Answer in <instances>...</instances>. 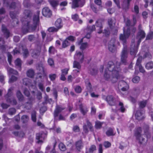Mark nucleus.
<instances>
[{
    "mask_svg": "<svg viewBox=\"0 0 153 153\" xmlns=\"http://www.w3.org/2000/svg\"><path fill=\"white\" fill-rule=\"evenodd\" d=\"M64 109L63 108L57 105L56 106V109L54 111V116L55 117L58 116V114Z\"/></svg>",
    "mask_w": 153,
    "mask_h": 153,
    "instance_id": "nucleus-17",
    "label": "nucleus"
},
{
    "mask_svg": "<svg viewBox=\"0 0 153 153\" xmlns=\"http://www.w3.org/2000/svg\"><path fill=\"white\" fill-rule=\"evenodd\" d=\"M108 136H113L115 135L114 133L113 130L111 128H109L106 132Z\"/></svg>",
    "mask_w": 153,
    "mask_h": 153,
    "instance_id": "nucleus-36",
    "label": "nucleus"
},
{
    "mask_svg": "<svg viewBox=\"0 0 153 153\" xmlns=\"http://www.w3.org/2000/svg\"><path fill=\"white\" fill-rule=\"evenodd\" d=\"M103 146L106 148H109L111 146V143L108 141H105L103 143Z\"/></svg>",
    "mask_w": 153,
    "mask_h": 153,
    "instance_id": "nucleus-63",
    "label": "nucleus"
},
{
    "mask_svg": "<svg viewBox=\"0 0 153 153\" xmlns=\"http://www.w3.org/2000/svg\"><path fill=\"white\" fill-rule=\"evenodd\" d=\"M145 68L148 70L153 68V62L150 61L147 62L145 65Z\"/></svg>",
    "mask_w": 153,
    "mask_h": 153,
    "instance_id": "nucleus-34",
    "label": "nucleus"
},
{
    "mask_svg": "<svg viewBox=\"0 0 153 153\" xmlns=\"http://www.w3.org/2000/svg\"><path fill=\"white\" fill-rule=\"evenodd\" d=\"M119 105L120 106L119 109L120 110L121 112H124L125 111V108L124 106L123 103L120 102H119Z\"/></svg>",
    "mask_w": 153,
    "mask_h": 153,
    "instance_id": "nucleus-48",
    "label": "nucleus"
},
{
    "mask_svg": "<svg viewBox=\"0 0 153 153\" xmlns=\"http://www.w3.org/2000/svg\"><path fill=\"white\" fill-rule=\"evenodd\" d=\"M49 3L54 8L56 7L58 5V1H49Z\"/></svg>",
    "mask_w": 153,
    "mask_h": 153,
    "instance_id": "nucleus-32",
    "label": "nucleus"
},
{
    "mask_svg": "<svg viewBox=\"0 0 153 153\" xmlns=\"http://www.w3.org/2000/svg\"><path fill=\"white\" fill-rule=\"evenodd\" d=\"M8 72L10 74H13L16 75H17L18 74V72L16 70H14L11 68H7Z\"/></svg>",
    "mask_w": 153,
    "mask_h": 153,
    "instance_id": "nucleus-31",
    "label": "nucleus"
},
{
    "mask_svg": "<svg viewBox=\"0 0 153 153\" xmlns=\"http://www.w3.org/2000/svg\"><path fill=\"white\" fill-rule=\"evenodd\" d=\"M53 96H54L55 99L56 100V101L57 100V98L58 97L57 95V92L55 88H53Z\"/></svg>",
    "mask_w": 153,
    "mask_h": 153,
    "instance_id": "nucleus-58",
    "label": "nucleus"
},
{
    "mask_svg": "<svg viewBox=\"0 0 153 153\" xmlns=\"http://www.w3.org/2000/svg\"><path fill=\"white\" fill-rule=\"evenodd\" d=\"M105 100L109 105L112 106L115 105V98L113 96L108 95L105 97Z\"/></svg>",
    "mask_w": 153,
    "mask_h": 153,
    "instance_id": "nucleus-13",
    "label": "nucleus"
},
{
    "mask_svg": "<svg viewBox=\"0 0 153 153\" xmlns=\"http://www.w3.org/2000/svg\"><path fill=\"white\" fill-rule=\"evenodd\" d=\"M31 118L32 120L34 122H36V119L35 112H33L32 113Z\"/></svg>",
    "mask_w": 153,
    "mask_h": 153,
    "instance_id": "nucleus-61",
    "label": "nucleus"
},
{
    "mask_svg": "<svg viewBox=\"0 0 153 153\" xmlns=\"http://www.w3.org/2000/svg\"><path fill=\"white\" fill-rule=\"evenodd\" d=\"M21 60L19 59H17L15 61V64L16 66L20 68L21 66Z\"/></svg>",
    "mask_w": 153,
    "mask_h": 153,
    "instance_id": "nucleus-45",
    "label": "nucleus"
},
{
    "mask_svg": "<svg viewBox=\"0 0 153 153\" xmlns=\"http://www.w3.org/2000/svg\"><path fill=\"white\" fill-rule=\"evenodd\" d=\"M21 54L22 55L24 58H26L29 55V52L27 48H22V51L21 53Z\"/></svg>",
    "mask_w": 153,
    "mask_h": 153,
    "instance_id": "nucleus-19",
    "label": "nucleus"
},
{
    "mask_svg": "<svg viewBox=\"0 0 153 153\" xmlns=\"http://www.w3.org/2000/svg\"><path fill=\"white\" fill-rule=\"evenodd\" d=\"M146 36V34L144 31H138L136 39L137 41V45H139L142 39Z\"/></svg>",
    "mask_w": 153,
    "mask_h": 153,
    "instance_id": "nucleus-7",
    "label": "nucleus"
},
{
    "mask_svg": "<svg viewBox=\"0 0 153 153\" xmlns=\"http://www.w3.org/2000/svg\"><path fill=\"white\" fill-rule=\"evenodd\" d=\"M153 38V32H150L147 35L146 40L152 39Z\"/></svg>",
    "mask_w": 153,
    "mask_h": 153,
    "instance_id": "nucleus-52",
    "label": "nucleus"
},
{
    "mask_svg": "<svg viewBox=\"0 0 153 153\" xmlns=\"http://www.w3.org/2000/svg\"><path fill=\"white\" fill-rule=\"evenodd\" d=\"M76 149L78 150H79L81 147L83 146V143L82 140H79L77 141L76 143Z\"/></svg>",
    "mask_w": 153,
    "mask_h": 153,
    "instance_id": "nucleus-26",
    "label": "nucleus"
},
{
    "mask_svg": "<svg viewBox=\"0 0 153 153\" xmlns=\"http://www.w3.org/2000/svg\"><path fill=\"white\" fill-rule=\"evenodd\" d=\"M108 22L110 28L111 29H113L114 27L115 24V20L110 18L108 19Z\"/></svg>",
    "mask_w": 153,
    "mask_h": 153,
    "instance_id": "nucleus-24",
    "label": "nucleus"
},
{
    "mask_svg": "<svg viewBox=\"0 0 153 153\" xmlns=\"http://www.w3.org/2000/svg\"><path fill=\"white\" fill-rule=\"evenodd\" d=\"M40 50V48L39 50H34L32 53V56L35 57L36 56H38L39 54Z\"/></svg>",
    "mask_w": 153,
    "mask_h": 153,
    "instance_id": "nucleus-41",
    "label": "nucleus"
},
{
    "mask_svg": "<svg viewBox=\"0 0 153 153\" xmlns=\"http://www.w3.org/2000/svg\"><path fill=\"white\" fill-rule=\"evenodd\" d=\"M102 123L99 121H97L95 122V127L96 129H100L101 127Z\"/></svg>",
    "mask_w": 153,
    "mask_h": 153,
    "instance_id": "nucleus-51",
    "label": "nucleus"
},
{
    "mask_svg": "<svg viewBox=\"0 0 153 153\" xmlns=\"http://www.w3.org/2000/svg\"><path fill=\"white\" fill-rule=\"evenodd\" d=\"M115 40L114 39H112L108 42V49L110 51L112 52L115 51L116 47L115 45Z\"/></svg>",
    "mask_w": 153,
    "mask_h": 153,
    "instance_id": "nucleus-8",
    "label": "nucleus"
},
{
    "mask_svg": "<svg viewBox=\"0 0 153 153\" xmlns=\"http://www.w3.org/2000/svg\"><path fill=\"white\" fill-rule=\"evenodd\" d=\"M80 48L82 51L85 49L88 46V44L87 42L82 43L81 44Z\"/></svg>",
    "mask_w": 153,
    "mask_h": 153,
    "instance_id": "nucleus-42",
    "label": "nucleus"
},
{
    "mask_svg": "<svg viewBox=\"0 0 153 153\" xmlns=\"http://www.w3.org/2000/svg\"><path fill=\"white\" fill-rule=\"evenodd\" d=\"M16 112V109L14 108H12L9 109L8 113L12 115L14 114Z\"/></svg>",
    "mask_w": 153,
    "mask_h": 153,
    "instance_id": "nucleus-54",
    "label": "nucleus"
},
{
    "mask_svg": "<svg viewBox=\"0 0 153 153\" xmlns=\"http://www.w3.org/2000/svg\"><path fill=\"white\" fill-rule=\"evenodd\" d=\"M103 21L102 19H99L97 20L96 22V26L99 28L98 29L99 31L98 32L99 33H101L102 32V22Z\"/></svg>",
    "mask_w": 153,
    "mask_h": 153,
    "instance_id": "nucleus-15",
    "label": "nucleus"
},
{
    "mask_svg": "<svg viewBox=\"0 0 153 153\" xmlns=\"http://www.w3.org/2000/svg\"><path fill=\"white\" fill-rule=\"evenodd\" d=\"M16 96L19 101H22L24 99L23 95L19 90H18L16 92Z\"/></svg>",
    "mask_w": 153,
    "mask_h": 153,
    "instance_id": "nucleus-25",
    "label": "nucleus"
},
{
    "mask_svg": "<svg viewBox=\"0 0 153 153\" xmlns=\"http://www.w3.org/2000/svg\"><path fill=\"white\" fill-rule=\"evenodd\" d=\"M73 67L79 69L81 68V65L79 62L75 61L73 63Z\"/></svg>",
    "mask_w": 153,
    "mask_h": 153,
    "instance_id": "nucleus-40",
    "label": "nucleus"
},
{
    "mask_svg": "<svg viewBox=\"0 0 153 153\" xmlns=\"http://www.w3.org/2000/svg\"><path fill=\"white\" fill-rule=\"evenodd\" d=\"M143 128L144 133L147 132V131H149V126L146 125H145L143 126Z\"/></svg>",
    "mask_w": 153,
    "mask_h": 153,
    "instance_id": "nucleus-64",
    "label": "nucleus"
},
{
    "mask_svg": "<svg viewBox=\"0 0 153 153\" xmlns=\"http://www.w3.org/2000/svg\"><path fill=\"white\" fill-rule=\"evenodd\" d=\"M138 46L137 45V43L136 45H135V39L132 40L130 49V53L131 55L135 56L136 55L137 51Z\"/></svg>",
    "mask_w": 153,
    "mask_h": 153,
    "instance_id": "nucleus-6",
    "label": "nucleus"
},
{
    "mask_svg": "<svg viewBox=\"0 0 153 153\" xmlns=\"http://www.w3.org/2000/svg\"><path fill=\"white\" fill-rule=\"evenodd\" d=\"M13 90V88L12 87L8 89L7 94L5 96V97L7 99V98H9V97L12 95V91Z\"/></svg>",
    "mask_w": 153,
    "mask_h": 153,
    "instance_id": "nucleus-33",
    "label": "nucleus"
},
{
    "mask_svg": "<svg viewBox=\"0 0 153 153\" xmlns=\"http://www.w3.org/2000/svg\"><path fill=\"white\" fill-rule=\"evenodd\" d=\"M97 71L98 69L97 68H92L90 70V74L93 75L97 74Z\"/></svg>",
    "mask_w": 153,
    "mask_h": 153,
    "instance_id": "nucleus-49",
    "label": "nucleus"
},
{
    "mask_svg": "<svg viewBox=\"0 0 153 153\" xmlns=\"http://www.w3.org/2000/svg\"><path fill=\"white\" fill-rule=\"evenodd\" d=\"M21 119L23 123H25L28 121L29 117L27 115H23Z\"/></svg>",
    "mask_w": 153,
    "mask_h": 153,
    "instance_id": "nucleus-38",
    "label": "nucleus"
},
{
    "mask_svg": "<svg viewBox=\"0 0 153 153\" xmlns=\"http://www.w3.org/2000/svg\"><path fill=\"white\" fill-rule=\"evenodd\" d=\"M115 65L112 61L108 62L107 65V68L106 69L109 71V72H111L112 79V80L114 83L116 82L120 77V73L121 71V69L120 67L119 64Z\"/></svg>",
    "mask_w": 153,
    "mask_h": 153,
    "instance_id": "nucleus-2",
    "label": "nucleus"
},
{
    "mask_svg": "<svg viewBox=\"0 0 153 153\" xmlns=\"http://www.w3.org/2000/svg\"><path fill=\"white\" fill-rule=\"evenodd\" d=\"M42 14L44 16L47 17L49 18L51 16L52 12L48 7H46L42 9Z\"/></svg>",
    "mask_w": 153,
    "mask_h": 153,
    "instance_id": "nucleus-12",
    "label": "nucleus"
},
{
    "mask_svg": "<svg viewBox=\"0 0 153 153\" xmlns=\"http://www.w3.org/2000/svg\"><path fill=\"white\" fill-rule=\"evenodd\" d=\"M9 1H4V5L7 7H9L10 8L16 9V7L18 8L17 11L15 10L14 11H11L10 13V16L12 19H16V15L19 13V12L20 10V5H18L17 7L15 2L12 1L10 2Z\"/></svg>",
    "mask_w": 153,
    "mask_h": 153,
    "instance_id": "nucleus-4",
    "label": "nucleus"
},
{
    "mask_svg": "<svg viewBox=\"0 0 153 153\" xmlns=\"http://www.w3.org/2000/svg\"><path fill=\"white\" fill-rule=\"evenodd\" d=\"M56 76V75L55 74H51L49 75V77L51 81L54 80L55 79Z\"/></svg>",
    "mask_w": 153,
    "mask_h": 153,
    "instance_id": "nucleus-53",
    "label": "nucleus"
},
{
    "mask_svg": "<svg viewBox=\"0 0 153 153\" xmlns=\"http://www.w3.org/2000/svg\"><path fill=\"white\" fill-rule=\"evenodd\" d=\"M135 117L136 119L138 120H141L143 119V113L140 110L137 111L135 114Z\"/></svg>",
    "mask_w": 153,
    "mask_h": 153,
    "instance_id": "nucleus-22",
    "label": "nucleus"
},
{
    "mask_svg": "<svg viewBox=\"0 0 153 153\" xmlns=\"http://www.w3.org/2000/svg\"><path fill=\"white\" fill-rule=\"evenodd\" d=\"M62 22L61 19H58L55 22V25L59 30L62 27Z\"/></svg>",
    "mask_w": 153,
    "mask_h": 153,
    "instance_id": "nucleus-20",
    "label": "nucleus"
},
{
    "mask_svg": "<svg viewBox=\"0 0 153 153\" xmlns=\"http://www.w3.org/2000/svg\"><path fill=\"white\" fill-rule=\"evenodd\" d=\"M36 69L41 73H42L44 75H46V69H45L42 64H39L36 66Z\"/></svg>",
    "mask_w": 153,
    "mask_h": 153,
    "instance_id": "nucleus-14",
    "label": "nucleus"
},
{
    "mask_svg": "<svg viewBox=\"0 0 153 153\" xmlns=\"http://www.w3.org/2000/svg\"><path fill=\"white\" fill-rule=\"evenodd\" d=\"M118 87L119 89H121L123 91H126L128 89V85L125 81L121 80L119 82Z\"/></svg>",
    "mask_w": 153,
    "mask_h": 153,
    "instance_id": "nucleus-10",
    "label": "nucleus"
},
{
    "mask_svg": "<svg viewBox=\"0 0 153 153\" xmlns=\"http://www.w3.org/2000/svg\"><path fill=\"white\" fill-rule=\"evenodd\" d=\"M76 56L78 59L80 60L81 63H82L84 59V56L83 54L81 52H78L76 54Z\"/></svg>",
    "mask_w": 153,
    "mask_h": 153,
    "instance_id": "nucleus-29",
    "label": "nucleus"
},
{
    "mask_svg": "<svg viewBox=\"0 0 153 153\" xmlns=\"http://www.w3.org/2000/svg\"><path fill=\"white\" fill-rule=\"evenodd\" d=\"M1 30L4 33L5 37L7 39L10 36V32L7 29L5 26L2 25L1 26Z\"/></svg>",
    "mask_w": 153,
    "mask_h": 153,
    "instance_id": "nucleus-18",
    "label": "nucleus"
},
{
    "mask_svg": "<svg viewBox=\"0 0 153 153\" xmlns=\"http://www.w3.org/2000/svg\"><path fill=\"white\" fill-rule=\"evenodd\" d=\"M70 45V42L66 39L63 42L62 47L65 48Z\"/></svg>",
    "mask_w": 153,
    "mask_h": 153,
    "instance_id": "nucleus-43",
    "label": "nucleus"
},
{
    "mask_svg": "<svg viewBox=\"0 0 153 153\" xmlns=\"http://www.w3.org/2000/svg\"><path fill=\"white\" fill-rule=\"evenodd\" d=\"M23 4L24 7H29L31 5V4L28 1H24Z\"/></svg>",
    "mask_w": 153,
    "mask_h": 153,
    "instance_id": "nucleus-59",
    "label": "nucleus"
},
{
    "mask_svg": "<svg viewBox=\"0 0 153 153\" xmlns=\"http://www.w3.org/2000/svg\"><path fill=\"white\" fill-rule=\"evenodd\" d=\"M85 1H73L72 7L75 8L82 6L85 4Z\"/></svg>",
    "mask_w": 153,
    "mask_h": 153,
    "instance_id": "nucleus-11",
    "label": "nucleus"
},
{
    "mask_svg": "<svg viewBox=\"0 0 153 153\" xmlns=\"http://www.w3.org/2000/svg\"><path fill=\"white\" fill-rule=\"evenodd\" d=\"M34 71L32 69H30L27 72V75L30 77H33L34 76Z\"/></svg>",
    "mask_w": 153,
    "mask_h": 153,
    "instance_id": "nucleus-35",
    "label": "nucleus"
},
{
    "mask_svg": "<svg viewBox=\"0 0 153 153\" xmlns=\"http://www.w3.org/2000/svg\"><path fill=\"white\" fill-rule=\"evenodd\" d=\"M130 1H123L122 2V6L123 9L126 10L128 9Z\"/></svg>",
    "mask_w": 153,
    "mask_h": 153,
    "instance_id": "nucleus-23",
    "label": "nucleus"
},
{
    "mask_svg": "<svg viewBox=\"0 0 153 153\" xmlns=\"http://www.w3.org/2000/svg\"><path fill=\"white\" fill-rule=\"evenodd\" d=\"M43 134L42 133H38L36 134V138L38 140L37 143H42L43 142L42 138Z\"/></svg>",
    "mask_w": 153,
    "mask_h": 153,
    "instance_id": "nucleus-28",
    "label": "nucleus"
},
{
    "mask_svg": "<svg viewBox=\"0 0 153 153\" xmlns=\"http://www.w3.org/2000/svg\"><path fill=\"white\" fill-rule=\"evenodd\" d=\"M79 107L81 113L83 115H85L88 111L87 108L85 107L83 108L82 104L79 105Z\"/></svg>",
    "mask_w": 153,
    "mask_h": 153,
    "instance_id": "nucleus-27",
    "label": "nucleus"
},
{
    "mask_svg": "<svg viewBox=\"0 0 153 153\" xmlns=\"http://www.w3.org/2000/svg\"><path fill=\"white\" fill-rule=\"evenodd\" d=\"M24 14L25 20L22 22L23 26L22 30L24 33L35 30L39 24V16L38 15H35L33 18V22H31L30 19L32 16L31 11L29 10H25Z\"/></svg>",
    "mask_w": 153,
    "mask_h": 153,
    "instance_id": "nucleus-1",
    "label": "nucleus"
},
{
    "mask_svg": "<svg viewBox=\"0 0 153 153\" xmlns=\"http://www.w3.org/2000/svg\"><path fill=\"white\" fill-rule=\"evenodd\" d=\"M48 63L49 65L51 67L54 66V61L52 58H49L48 60Z\"/></svg>",
    "mask_w": 153,
    "mask_h": 153,
    "instance_id": "nucleus-56",
    "label": "nucleus"
},
{
    "mask_svg": "<svg viewBox=\"0 0 153 153\" xmlns=\"http://www.w3.org/2000/svg\"><path fill=\"white\" fill-rule=\"evenodd\" d=\"M86 122L87 125L86 124L84 125L83 126V130L85 133H87L88 132V130L87 128V126H88L90 130L91 131H93V127L91 123L89 121L88 119H86Z\"/></svg>",
    "mask_w": 153,
    "mask_h": 153,
    "instance_id": "nucleus-9",
    "label": "nucleus"
},
{
    "mask_svg": "<svg viewBox=\"0 0 153 153\" xmlns=\"http://www.w3.org/2000/svg\"><path fill=\"white\" fill-rule=\"evenodd\" d=\"M142 60V57H139L137 59V61L136 63V65L138 66V67L140 66V65H142L140 64V63L141 62Z\"/></svg>",
    "mask_w": 153,
    "mask_h": 153,
    "instance_id": "nucleus-55",
    "label": "nucleus"
},
{
    "mask_svg": "<svg viewBox=\"0 0 153 153\" xmlns=\"http://www.w3.org/2000/svg\"><path fill=\"white\" fill-rule=\"evenodd\" d=\"M96 150V147L94 145H92L89 148V149L88 152L90 153H92L94 151Z\"/></svg>",
    "mask_w": 153,
    "mask_h": 153,
    "instance_id": "nucleus-39",
    "label": "nucleus"
},
{
    "mask_svg": "<svg viewBox=\"0 0 153 153\" xmlns=\"http://www.w3.org/2000/svg\"><path fill=\"white\" fill-rule=\"evenodd\" d=\"M147 103V101L146 100L140 102L139 103V107L140 108H143L145 107Z\"/></svg>",
    "mask_w": 153,
    "mask_h": 153,
    "instance_id": "nucleus-37",
    "label": "nucleus"
},
{
    "mask_svg": "<svg viewBox=\"0 0 153 153\" xmlns=\"http://www.w3.org/2000/svg\"><path fill=\"white\" fill-rule=\"evenodd\" d=\"M142 130L141 127L136 128L134 131V135L139 143L142 146H145L147 144V139L143 137V135L141 134Z\"/></svg>",
    "mask_w": 153,
    "mask_h": 153,
    "instance_id": "nucleus-5",
    "label": "nucleus"
},
{
    "mask_svg": "<svg viewBox=\"0 0 153 153\" xmlns=\"http://www.w3.org/2000/svg\"><path fill=\"white\" fill-rule=\"evenodd\" d=\"M59 147L60 150L62 151H64L66 149L65 146L62 143H60L59 145Z\"/></svg>",
    "mask_w": 153,
    "mask_h": 153,
    "instance_id": "nucleus-46",
    "label": "nucleus"
},
{
    "mask_svg": "<svg viewBox=\"0 0 153 153\" xmlns=\"http://www.w3.org/2000/svg\"><path fill=\"white\" fill-rule=\"evenodd\" d=\"M7 101L8 102H9L13 105H16L17 103V102L16 99L13 98H7Z\"/></svg>",
    "mask_w": 153,
    "mask_h": 153,
    "instance_id": "nucleus-30",
    "label": "nucleus"
},
{
    "mask_svg": "<svg viewBox=\"0 0 153 153\" xmlns=\"http://www.w3.org/2000/svg\"><path fill=\"white\" fill-rule=\"evenodd\" d=\"M28 39L30 42H32L36 40V38L34 35H30L28 36Z\"/></svg>",
    "mask_w": 153,
    "mask_h": 153,
    "instance_id": "nucleus-44",
    "label": "nucleus"
},
{
    "mask_svg": "<svg viewBox=\"0 0 153 153\" xmlns=\"http://www.w3.org/2000/svg\"><path fill=\"white\" fill-rule=\"evenodd\" d=\"M128 38L124 33V34H121L120 36V39L123 42L124 46L121 53V62L125 65L127 63L126 59L127 57V49L126 44V39Z\"/></svg>",
    "mask_w": 153,
    "mask_h": 153,
    "instance_id": "nucleus-3",
    "label": "nucleus"
},
{
    "mask_svg": "<svg viewBox=\"0 0 153 153\" xmlns=\"http://www.w3.org/2000/svg\"><path fill=\"white\" fill-rule=\"evenodd\" d=\"M131 31L130 28L128 27L127 28L126 32H125L124 30V33L128 37L130 34Z\"/></svg>",
    "mask_w": 153,
    "mask_h": 153,
    "instance_id": "nucleus-57",
    "label": "nucleus"
},
{
    "mask_svg": "<svg viewBox=\"0 0 153 153\" xmlns=\"http://www.w3.org/2000/svg\"><path fill=\"white\" fill-rule=\"evenodd\" d=\"M17 78L14 76H12L10 78L9 82L10 83H12L16 81L17 80Z\"/></svg>",
    "mask_w": 153,
    "mask_h": 153,
    "instance_id": "nucleus-47",
    "label": "nucleus"
},
{
    "mask_svg": "<svg viewBox=\"0 0 153 153\" xmlns=\"http://www.w3.org/2000/svg\"><path fill=\"white\" fill-rule=\"evenodd\" d=\"M24 93L26 96L29 97L30 95V93L27 89L25 88L24 89Z\"/></svg>",
    "mask_w": 153,
    "mask_h": 153,
    "instance_id": "nucleus-62",
    "label": "nucleus"
},
{
    "mask_svg": "<svg viewBox=\"0 0 153 153\" xmlns=\"http://www.w3.org/2000/svg\"><path fill=\"white\" fill-rule=\"evenodd\" d=\"M104 76V78L106 80H108L110 79L112 81V82L113 83L112 80V78L111 72H109V71L105 69Z\"/></svg>",
    "mask_w": 153,
    "mask_h": 153,
    "instance_id": "nucleus-16",
    "label": "nucleus"
},
{
    "mask_svg": "<svg viewBox=\"0 0 153 153\" xmlns=\"http://www.w3.org/2000/svg\"><path fill=\"white\" fill-rule=\"evenodd\" d=\"M140 80V78L138 76H136L133 78L132 81L134 83H138Z\"/></svg>",
    "mask_w": 153,
    "mask_h": 153,
    "instance_id": "nucleus-60",
    "label": "nucleus"
},
{
    "mask_svg": "<svg viewBox=\"0 0 153 153\" xmlns=\"http://www.w3.org/2000/svg\"><path fill=\"white\" fill-rule=\"evenodd\" d=\"M59 29L54 27H49L48 29V31L50 32H56L58 31Z\"/></svg>",
    "mask_w": 153,
    "mask_h": 153,
    "instance_id": "nucleus-50",
    "label": "nucleus"
},
{
    "mask_svg": "<svg viewBox=\"0 0 153 153\" xmlns=\"http://www.w3.org/2000/svg\"><path fill=\"white\" fill-rule=\"evenodd\" d=\"M95 26L93 25L92 26H88L84 30V31L85 33H91L92 32L95 30Z\"/></svg>",
    "mask_w": 153,
    "mask_h": 153,
    "instance_id": "nucleus-21",
    "label": "nucleus"
}]
</instances>
